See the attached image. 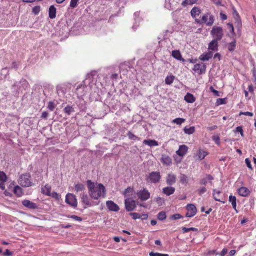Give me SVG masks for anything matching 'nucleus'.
I'll return each instance as SVG.
<instances>
[{
	"label": "nucleus",
	"instance_id": "774afa93",
	"mask_svg": "<svg viewBox=\"0 0 256 256\" xmlns=\"http://www.w3.org/2000/svg\"><path fill=\"white\" fill-rule=\"evenodd\" d=\"M228 252L227 249L224 248L220 252V255L221 256H224Z\"/></svg>",
	"mask_w": 256,
	"mask_h": 256
},
{
	"label": "nucleus",
	"instance_id": "5701e85b",
	"mask_svg": "<svg viewBox=\"0 0 256 256\" xmlns=\"http://www.w3.org/2000/svg\"><path fill=\"white\" fill-rule=\"evenodd\" d=\"M213 56V52H208L202 54L200 58L202 61L208 60Z\"/></svg>",
	"mask_w": 256,
	"mask_h": 256
},
{
	"label": "nucleus",
	"instance_id": "39448f33",
	"mask_svg": "<svg viewBox=\"0 0 256 256\" xmlns=\"http://www.w3.org/2000/svg\"><path fill=\"white\" fill-rule=\"evenodd\" d=\"M161 178L160 172H150L146 176V180L150 183L158 182Z\"/></svg>",
	"mask_w": 256,
	"mask_h": 256
},
{
	"label": "nucleus",
	"instance_id": "4d7b16f0",
	"mask_svg": "<svg viewBox=\"0 0 256 256\" xmlns=\"http://www.w3.org/2000/svg\"><path fill=\"white\" fill-rule=\"evenodd\" d=\"M130 215L132 216V218L134 220H136L138 218H140V214L136 212H132L130 214Z\"/></svg>",
	"mask_w": 256,
	"mask_h": 256
},
{
	"label": "nucleus",
	"instance_id": "423d86ee",
	"mask_svg": "<svg viewBox=\"0 0 256 256\" xmlns=\"http://www.w3.org/2000/svg\"><path fill=\"white\" fill-rule=\"evenodd\" d=\"M88 87L84 84H80L77 86L76 93L78 98H82L88 92Z\"/></svg>",
	"mask_w": 256,
	"mask_h": 256
},
{
	"label": "nucleus",
	"instance_id": "9d476101",
	"mask_svg": "<svg viewBox=\"0 0 256 256\" xmlns=\"http://www.w3.org/2000/svg\"><path fill=\"white\" fill-rule=\"evenodd\" d=\"M187 212L186 214V217H192L196 213V208L194 205L188 204L186 206Z\"/></svg>",
	"mask_w": 256,
	"mask_h": 256
},
{
	"label": "nucleus",
	"instance_id": "4be33fe9",
	"mask_svg": "<svg viewBox=\"0 0 256 256\" xmlns=\"http://www.w3.org/2000/svg\"><path fill=\"white\" fill-rule=\"evenodd\" d=\"M207 154L208 153L206 151L202 150H199L198 153L195 156V158L197 160H202L204 159Z\"/></svg>",
	"mask_w": 256,
	"mask_h": 256
},
{
	"label": "nucleus",
	"instance_id": "a878e982",
	"mask_svg": "<svg viewBox=\"0 0 256 256\" xmlns=\"http://www.w3.org/2000/svg\"><path fill=\"white\" fill-rule=\"evenodd\" d=\"M228 201L231 202L233 208L238 212L236 210V198L235 196L230 195L228 198Z\"/></svg>",
	"mask_w": 256,
	"mask_h": 256
},
{
	"label": "nucleus",
	"instance_id": "3c124183",
	"mask_svg": "<svg viewBox=\"0 0 256 256\" xmlns=\"http://www.w3.org/2000/svg\"><path fill=\"white\" fill-rule=\"evenodd\" d=\"M48 108L50 110L52 111L55 108V105L52 102H50L48 104Z\"/></svg>",
	"mask_w": 256,
	"mask_h": 256
},
{
	"label": "nucleus",
	"instance_id": "680f3d73",
	"mask_svg": "<svg viewBox=\"0 0 256 256\" xmlns=\"http://www.w3.org/2000/svg\"><path fill=\"white\" fill-rule=\"evenodd\" d=\"M240 114H244V115H246V116H253V114L251 112H240Z\"/></svg>",
	"mask_w": 256,
	"mask_h": 256
},
{
	"label": "nucleus",
	"instance_id": "0e129e2a",
	"mask_svg": "<svg viewBox=\"0 0 256 256\" xmlns=\"http://www.w3.org/2000/svg\"><path fill=\"white\" fill-rule=\"evenodd\" d=\"M236 132H240L241 135L243 136V130L241 126L236 127Z\"/></svg>",
	"mask_w": 256,
	"mask_h": 256
},
{
	"label": "nucleus",
	"instance_id": "6e6d98bb",
	"mask_svg": "<svg viewBox=\"0 0 256 256\" xmlns=\"http://www.w3.org/2000/svg\"><path fill=\"white\" fill-rule=\"evenodd\" d=\"M68 218H72L76 221L80 222L82 220V218L80 217H79L78 216H75V215H71L68 216Z\"/></svg>",
	"mask_w": 256,
	"mask_h": 256
},
{
	"label": "nucleus",
	"instance_id": "de8ad7c7",
	"mask_svg": "<svg viewBox=\"0 0 256 256\" xmlns=\"http://www.w3.org/2000/svg\"><path fill=\"white\" fill-rule=\"evenodd\" d=\"M245 162L246 166L250 170H252L253 169L252 166L251 164V162L248 158H246L245 159Z\"/></svg>",
	"mask_w": 256,
	"mask_h": 256
},
{
	"label": "nucleus",
	"instance_id": "f8f14e48",
	"mask_svg": "<svg viewBox=\"0 0 256 256\" xmlns=\"http://www.w3.org/2000/svg\"><path fill=\"white\" fill-rule=\"evenodd\" d=\"M22 204L25 207L31 210H35L38 208L36 203L27 200H24L22 202Z\"/></svg>",
	"mask_w": 256,
	"mask_h": 256
},
{
	"label": "nucleus",
	"instance_id": "bf43d9fd",
	"mask_svg": "<svg viewBox=\"0 0 256 256\" xmlns=\"http://www.w3.org/2000/svg\"><path fill=\"white\" fill-rule=\"evenodd\" d=\"M12 254V252L8 250H6V251L3 253L4 256H10Z\"/></svg>",
	"mask_w": 256,
	"mask_h": 256
},
{
	"label": "nucleus",
	"instance_id": "e2e57ef3",
	"mask_svg": "<svg viewBox=\"0 0 256 256\" xmlns=\"http://www.w3.org/2000/svg\"><path fill=\"white\" fill-rule=\"evenodd\" d=\"M233 14H234V16L236 20H238L240 18L238 14V12L236 11V10H234Z\"/></svg>",
	"mask_w": 256,
	"mask_h": 256
},
{
	"label": "nucleus",
	"instance_id": "864d4df0",
	"mask_svg": "<svg viewBox=\"0 0 256 256\" xmlns=\"http://www.w3.org/2000/svg\"><path fill=\"white\" fill-rule=\"evenodd\" d=\"M182 216L179 214H174L170 216V219L172 220H178L180 218H182Z\"/></svg>",
	"mask_w": 256,
	"mask_h": 256
},
{
	"label": "nucleus",
	"instance_id": "37998d69",
	"mask_svg": "<svg viewBox=\"0 0 256 256\" xmlns=\"http://www.w3.org/2000/svg\"><path fill=\"white\" fill-rule=\"evenodd\" d=\"M48 196H52V198H55L56 200H58L60 198V196L58 194L54 192H50V194L48 195Z\"/></svg>",
	"mask_w": 256,
	"mask_h": 256
},
{
	"label": "nucleus",
	"instance_id": "6e6552de",
	"mask_svg": "<svg viewBox=\"0 0 256 256\" xmlns=\"http://www.w3.org/2000/svg\"><path fill=\"white\" fill-rule=\"evenodd\" d=\"M80 198L82 202L85 205V206H84V208H86L88 206H92L94 205L98 204V203H94L93 202L91 201L88 198V195L86 194H81Z\"/></svg>",
	"mask_w": 256,
	"mask_h": 256
},
{
	"label": "nucleus",
	"instance_id": "f704fd0d",
	"mask_svg": "<svg viewBox=\"0 0 256 256\" xmlns=\"http://www.w3.org/2000/svg\"><path fill=\"white\" fill-rule=\"evenodd\" d=\"M184 131L185 134H192L194 131H195V128L193 126H190V128H188L186 126L184 128Z\"/></svg>",
	"mask_w": 256,
	"mask_h": 256
},
{
	"label": "nucleus",
	"instance_id": "4468645a",
	"mask_svg": "<svg viewBox=\"0 0 256 256\" xmlns=\"http://www.w3.org/2000/svg\"><path fill=\"white\" fill-rule=\"evenodd\" d=\"M106 205L108 209L110 211L118 212L119 210L118 206L112 200H108Z\"/></svg>",
	"mask_w": 256,
	"mask_h": 256
},
{
	"label": "nucleus",
	"instance_id": "5fc2aeb1",
	"mask_svg": "<svg viewBox=\"0 0 256 256\" xmlns=\"http://www.w3.org/2000/svg\"><path fill=\"white\" fill-rule=\"evenodd\" d=\"M40 6H36L33 8H32V12L34 14H38L40 12Z\"/></svg>",
	"mask_w": 256,
	"mask_h": 256
},
{
	"label": "nucleus",
	"instance_id": "e433bc0d",
	"mask_svg": "<svg viewBox=\"0 0 256 256\" xmlns=\"http://www.w3.org/2000/svg\"><path fill=\"white\" fill-rule=\"evenodd\" d=\"M64 112L68 115H70L72 112H74V108L72 106H68L64 108Z\"/></svg>",
	"mask_w": 256,
	"mask_h": 256
},
{
	"label": "nucleus",
	"instance_id": "a211bd4d",
	"mask_svg": "<svg viewBox=\"0 0 256 256\" xmlns=\"http://www.w3.org/2000/svg\"><path fill=\"white\" fill-rule=\"evenodd\" d=\"M238 194L242 196H247L250 194V190L246 187H241L238 190Z\"/></svg>",
	"mask_w": 256,
	"mask_h": 256
},
{
	"label": "nucleus",
	"instance_id": "052dcab7",
	"mask_svg": "<svg viewBox=\"0 0 256 256\" xmlns=\"http://www.w3.org/2000/svg\"><path fill=\"white\" fill-rule=\"evenodd\" d=\"M206 191V189L205 187H202L198 190V193L200 195L204 193Z\"/></svg>",
	"mask_w": 256,
	"mask_h": 256
},
{
	"label": "nucleus",
	"instance_id": "f257e3e1",
	"mask_svg": "<svg viewBox=\"0 0 256 256\" xmlns=\"http://www.w3.org/2000/svg\"><path fill=\"white\" fill-rule=\"evenodd\" d=\"M89 194L94 200H98L100 197L105 196V188L101 184L94 183L90 180L87 181Z\"/></svg>",
	"mask_w": 256,
	"mask_h": 256
},
{
	"label": "nucleus",
	"instance_id": "b1692460",
	"mask_svg": "<svg viewBox=\"0 0 256 256\" xmlns=\"http://www.w3.org/2000/svg\"><path fill=\"white\" fill-rule=\"evenodd\" d=\"M175 188L171 186H167L162 188V192L166 196H170L174 193Z\"/></svg>",
	"mask_w": 256,
	"mask_h": 256
},
{
	"label": "nucleus",
	"instance_id": "72a5a7b5",
	"mask_svg": "<svg viewBox=\"0 0 256 256\" xmlns=\"http://www.w3.org/2000/svg\"><path fill=\"white\" fill-rule=\"evenodd\" d=\"M139 15V12H136L134 14L135 24L132 26V28L134 30H136V28L138 26V24H137V22H140V18H138Z\"/></svg>",
	"mask_w": 256,
	"mask_h": 256
},
{
	"label": "nucleus",
	"instance_id": "603ef678",
	"mask_svg": "<svg viewBox=\"0 0 256 256\" xmlns=\"http://www.w3.org/2000/svg\"><path fill=\"white\" fill-rule=\"evenodd\" d=\"M79 0H71L70 2V6L74 8L77 6V3Z\"/></svg>",
	"mask_w": 256,
	"mask_h": 256
},
{
	"label": "nucleus",
	"instance_id": "c85d7f7f",
	"mask_svg": "<svg viewBox=\"0 0 256 256\" xmlns=\"http://www.w3.org/2000/svg\"><path fill=\"white\" fill-rule=\"evenodd\" d=\"M184 100L188 103H192L196 100V98L193 94L188 92L184 96Z\"/></svg>",
	"mask_w": 256,
	"mask_h": 256
},
{
	"label": "nucleus",
	"instance_id": "c9c22d12",
	"mask_svg": "<svg viewBox=\"0 0 256 256\" xmlns=\"http://www.w3.org/2000/svg\"><path fill=\"white\" fill-rule=\"evenodd\" d=\"M174 80V76L173 75L168 76L165 78V82L166 84H171Z\"/></svg>",
	"mask_w": 256,
	"mask_h": 256
},
{
	"label": "nucleus",
	"instance_id": "a18cd8bd",
	"mask_svg": "<svg viewBox=\"0 0 256 256\" xmlns=\"http://www.w3.org/2000/svg\"><path fill=\"white\" fill-rule=\"evenodd\" d=\"M182 230L183 232L186 233L189 231H193V232H196L198 230V229L195 228H182Z\"/></svg>",
	"mask_w": 256,
	"mask_h": 256
},
{
	"label": "nucleus",
	"instance_id": "cd10ccee",
	"mask_svg": "<svg viewBox=\"0 0 256 256\" xmlns=\"http://www.w3.org/2000/svg\"><path fill=\"white\" fill-rule=\"evenodd\" d=\"M143 143L145 144L148 145L150 146H158V142L155 140H144Z\"/></svg>",
	"mask_w": 256,
	"mask_h": 256
},
{
	"label": "nucleus",
	"instance_id": "9b49d317",
	"mask_svg": "<svg viewBox=\"0 0 256 256\" xmlns=\"http://www.w3.org/2000/svg\"><path fill=\"white\" fill-rule=\"evenodd\" d=\"M125 206L128 211H132L134 210L136 204L135 201L130 198H128L125 200Z\"/></svg>",
	"mask_w": 256,
	"mask_h": 256
},
{
	"label": "nucleus",
	"instance_id": "ddd939ff",
	"mask_svg": "<svg viewBox=\"0 0 256 256\" xmlns=\"http://www.w3.org/2000/svg\"><path fill=\"white\" fill-rule=\"evenodd\" d=\"M193 70L199 74H202L206 70V66L202 63L196 64L194 65Z\"/></svg>",
	"mask_w": 256,
	"mask_h": 256
},
{
	"label": "nucleus",
	"instance_id": "69168bd1",
	"mask_svg": "<svg viewBox=\"0 0 256 256\" xmlns=\"http://www.w3.org/2000/svg\"><path fill=\"white\" fill-rule=\"evenodd\" d=\"M6 181H1L0 180V188L2 190H4L5 189V186H4V182Z\"/></svg>",
	"mask_w": 256,
	"mask_h": 256
},
{
	"label": "nucleus",
	"instance_id": "49530a36",
	"mask_svg": "<svg viewBox=\"0 0 256 256\" xmlns=\"http://www.w3.org/2000/svg\"><path fill=\"white\" fill-rule=\"evenodd\" d=\"M198 0H185L183 2V5L184 6L186 4H192L196 2Z\"/></svg>",
	"mask_w": 256,
	"mask_h": 256
},
{
	"label": "nucleus",
	"instance_id": "c03bdc74",
	"mask_svg": "<svg viewBox=\"0 0 256 256\" xmlns=\"http://www.w3.org/2000/svg\"><path fill=\"white\" fill-rule=\"evenodd\" d=\"M212 140L216 142L218 145H220V138L218 135H214L212 136Z\"/></svg>",
	"mask_w": 256,
	"mask_h": 256
},
{
	"label": "nucleus",
	"instance_id": "1a4fd4ad",
	"mask_svg": "<svg viewBox=\"0 0 256 256\" xmlns=\"http://www.w3.org/2000/svg\"><path fill=\"white\" fill-rule=\"evenodd\" d=\"M66 202L73 207L77 206V200L76 196L72 194L68 193L66 195Z\"/></svg>",
	"mask_w": 256,
	"mask_h": 256
},
{
	"label": "nucleus",
	"instance_id": "412c9836",
	"mask_svg": "<svg viewBox=\"0 0 256 256\" xmlns=\"http://www.w3.org/2000/svg\"><path fill=\"white\" fill-rule=\"evenodd\" d=\"M161 162L163 163V164L166 166H170L172 164L171 158L169 156L165 154L162 155L161 158Z\"/></svg>",
	"mask_w": 256,
	"mask_h": 256
},
{
	"label": "nucleus",
	"instance_id": "393cba45",
	"mask_svg": "<svg viewBox=\"0 0 256 256\" xmlns=\"http://www.w3.org/2000/svg\"><path fill=\"white\" fill-rule=\"evenodd\" d=\"M48 15L51 19L54 18L56 16V8L54 6H50L48 10Z\"/></svg>",
	"mask_w": 256,
	"mask_h": 256
},
{
	"label": "nucleus",
	"instance_id": "13d9d810",
	"mask_svg": "<svg viewBox=\"0 0 256 256\" xmlns=\"http://www.w3.org/2000/svg\"><path fill=\"white\" fill-rule=\"evenodd\" d=\"M216 104L218 106L224 104L225 103V99L224 98H218L216 100Z\"/></svg>",
	"mask_w": 256,
	"mask_h": 256
},
{
	"label": "nucleus",
	"instance_id": "dca6fc26",
	"mask_svg": "<svg viewBox=\"0 0 256 256\" xmlns=\"http://www.w3.org/2000/svg\"><path fill=\"white\" fill-rule=\"evenodd\" d=\"M166 182L169 185H172L174 184L176 182V176L175 174L170 173L168 174L166 180Z\"/></svg>",
	"mask_w": 256,
	"mask_h": 256
},
{
	"label": "nucleus",
	"instance_id": "f3484780",
	"mask_svg": "<svg viewBox=\"0 0 256 256\" xmlns=\"http://www.w3.org/2000/svg\"><path fill=\"white\" fill-rule=\"evenodd\" d=\"M208 48L212 51L218 50V40H212L209 44Z\"/></svg>",
	"mask_w": 256,
	"mask_h": 256
},
{
	"label": "nucleus",
	"instance_id": "a19ab883",
	"mask_svg": "<svg viewBox=\"0 0 256 256\" xmlns=\"http://www.w3.org/2000/svg\"><path fill=\"white\" fill-rule=\"evenodd\" d=\"M127 136L128 137V138L130 140H139L140 138L137 137L136 136H135L134 134H133L132 132H128L127 134Z\"/></svg>",
	"mask_w": 256,
	"mask_h": 256
},
{
	"label": "nucleus",
	"instance_id": "aec40b11",
	"mask_svg": "<svg viewBox=\"0 0 256 256\" xmlns=\"http://www.w3.org/2000/svg\"><path fill=\"white\" fill-rule=\"evenodd\" d=\"M51 186L48 184H46L44 186H42L41 188V192L42 194L46 196H48L51 192Z\"/></svg>",
	"mask_w": 256,
	"mask_h": 256
},
{
	"label": "nucleus",
	"instance_id": "58836bf2",
	"mask_svg": "<svg viewBox=\"0 0 256 256\" xmlns=\"http://www.w3.org/2000/svg\"><path fill=\"white\" fill-rule=\"evenodd\" d=\"M236 48V40L232 42L228 45V48L230 52H232Z\"/></svg>",
	"mask_w": 256,
	"mask_h": 256
},
{
	"label": "nucleus",
	"instance_id": "c756f323",
	"mask_svg": "<svg viewBox=\"0 0 256 256\" xmlns=\"http://www.w3.org/2000/svg\"><path fill=\"white\" fill-rule=\"evenodd\" d=\"M13 192L18 197H20L23 194L22 188L18 186H16L14 187Z\"/></svg>",
	"mask_w": 256,
	"mask_h": 256
},
{
	"label": "nucleus",
	"instance_id": "6ab92c4d",
	"mask_svg": "<svg viewBox=\"0 0 256 256\" xmlns=\"http://www.w3.org/2000/svg\"><path fill=\"white\" fill-rule=\"evenodd\" d=\"M172 56L176 60L184 62V60L182 58V54L178 50H174L172 52Z\"/></svg>",
	"mask_w": 256,
	"mask_h": 256
},
{
	"label": "nucleus",
	"instance_id": "f03ea898",
	"mask_svg": "<svg viewBox=\"0 0 256 256\" xmlns=\"http://www.w3.org/2000/svg\"><path fill=\"white\" fill-rule=\"evenodd\" d=\"M210 34L214 38L213 40H220L224 36V30L222 27L214 26L212 27Z\"/></svg>",
	"mask_w": 256,
	"mask_h": 256
},
{
	"label": "nucleus",
	"instance_id": "8fccbe9b",
	"mask_svg": "<svg viewBox=\"0 0 256 256\" xmlns=\"http://www.w3.org/2000/svg\"><path fill=\"white\" fill-rule=\"evenodd\" d=\"M6 174L3 172H0V180L6 181Z\"/></svg>",
	"mask_w": 256,
	"mask_h": 256
},
{
	"label": "nucleus",
	"instance_id": "20e7f679",
	"mask_svg": "<svg viewBox=\"0 0 256 256\" xmlns=\"http://www.w3.org/2000/svg\"><path fill=\"white\" fill-rule=\"evenodd\" d=\"M196 20L198 23H204L206 26H210L214 24V18L212 15L206 13L202 16V20Z\"/></svg>",
	"mask_w": 256,
	"mask_h": 256
},
{
	"label": "nucleus",
	"instance_id": "7c9ffc66",
	"mask_svg": "<svg viewBox=\"0 0 256 256\" xmlns=\"http://www.w3.org/2000/svg\"><path fill=\"white\" fill-rule=\"evenodd\" d=\"M220 190H213V196L214 199L218 202H222V203H224V202L222 201L220 199Z\"/></svg>",
	"mask_w": 256,
	"mask_h": 256
},
{
	"label": "nucleus",
	"instance_id": "2f4dec72",
	"mask_svg": "<svg viewBox=\"0 0 256 256\" xmlns=\"http://www.w3.org/2000/svg\"><path fill=\"white\" fill-rule=\"evenodd\" d=\"M190 14L193 18L196 17L200 14V10L197 7H194L192 9Z\"/></svg>",
	"mask_w": 256,
	"mask_h": 256
},
{
	"label": "nucleus",
	"instance_id": "4c0bfd02",
	"mask_svg": "<svg viewBox=\"0 0 256 256\" xmlns=\"http://www.w3.org/2000/svg\"><path fill=\"white\" fill-rule=\"evenodd\" d=\"M180 182L183 184H186L188 182L187 176L184 174H180Z\"/></svg>",
	"mask_w": 256,
	"mask_h": 256
},
{
	"label": "nucleus",
	"instance_id": "79ce46f5",
	"mask_svg": "<svg viewBox=\"0 0 256 256\" xmlns=\"http://www.w3.org/2000/svg\"><path fill=\"white\" fill-rule=\"evenodd\" d=\"M158 218L159 220H162L166 219V214L164 212H160L158 215Z\"/></svg>",
	"mask_w": 256,
	"mask_h": 256
},
{
	"label": "nucleus",
	"instance_id": "338daca9",
	"mask_svg": "<svg viewBox=\"0 0 256 256\" xmlns=\"http://www.w3.org/2000/svg\"><path fill=\"white\" fill-rule=\"evenodd\" d=\"M156 202L158 204H161L163 202V199L160 197H158L156 198Z\"/></svg>",
	"mask_w": 256,
	"mask_h": 256
},
{
	"label": "nucleus",
	"instance_id": "bb28decb",
	"mask_svg": "<svg viewBox=\"0 0 256 256\" xmlns=\"http://www.w3.org/2000/svg\"><path fill=\"white\" fill-rule=\"evenodd\" d=\"M134 190L133 188L128 187L127 188H126L124 192V195L125 198H128L130 196H132L134 194Z\"/></svg>",
	"mask_w": 256,
	"mask_h": 256
},
{
	"label": "nucleus",
	"instance_id": "7ed1b4c3",
	"mask_svg": "<svg viewBox=\"0 0 256 256\" xmlns=\"http://www.w3.org/2000/svg\"><path fill=\"white\" fill-rule=\"evenodd\" d=\"M18 183L24 187H28L32 186V183L30 180V176L27 174L20 176L18 180Z\"/></svg>",
	"mask_w": 256,
	"mask_h": 256
},
{
	"label": "nucleus",
	"instance_id": "473e14b6",
	"mask_svg": "<svg viewBox=\"0 0 256 256\" xmlns=\"http://www.w3.org/2000/svg\"><path fill=\"white\" fill-rule=\"evenodd\" d=\"M74 190L76 192H82L85 190V187L82 184L78 183L74 186Z\"/></svg>",
	"mask_w": 256,
	"mask_h": 256
},
{
	"label": "nucleus",
	"instance_id": "2eb2a0df",
	"mask_svg": "<svg viewBox=\"0 0 256 256\" xmlns=\"http://www.w3.org/2000/svg\"><path fill=\"white\" fill-rule=\"evenodd\" d=\"M188 151V147L184 144L181 145L179 146L178 150L176 152L178 155L180 156H184Z\"/></svg>",
	"mask_w": 256,
	"mask_h": 256
},
{
	"label": "nucleus",
	"instance_id": "0eeeda50",
	"mask_svg": "<svg viewBox=\"0 0 256 256\" xmlns=\"http://www.w3.org/2000/svg\"><path fill=\"white\" fill-rule=\"evenodd\" d=\"M137 196L142 201H146L150 198V193L146 188H142L136 192Z\"/></svg>",
	"mask_w": 256,
	"mask_h": 256
},
{
	"label": "nucleus",
	"instance_id": "09e8293b",
	"mask_svg": "<svg viewBox=\"0 0 256 256\" xmlns=\"http://www.w3.org/2000/svg\"><path fill=\"white\" fill-rule=\"evenodd\" d=\"M150 256H168L167 254H162L158 252H150L149 254Z\"/></svg>",
	"mask_w": 256,
	"mask_h": 256
},
{
	"label": "nucleus",
	"instance_id": "ea45409f",
	"mask_svg": "<svg viewBox=\"0 0 256 256\" xmlns=\"http://www.w3.org/2000/svg\"><path fill=\"white\" fill-rule=\"evenodd\" d=\"M185 121V119L183 118H178L172 120V122L178 125H180Z\"/></svg>",
	"mask_w": 256,
	"mask_h": 256
}]
</instances>
